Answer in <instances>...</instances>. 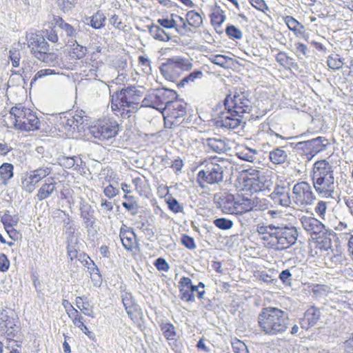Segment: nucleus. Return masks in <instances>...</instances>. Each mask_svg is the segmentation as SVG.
Segmentation results:
<instances>
[{"label":"nucleus","instance_id":"31","mask_svg":"<svg viewBox=\"0 0 353 353\" xmlns=\"http://www.w3.org/2000/svg\"><path fill=\"white\" fill-rule=\"evenodd\" d=\"M150 34L157 41L168 42L171 39L168 33H167L159 25L152 23L148 26Z\"/></svg>","mask_w":353,"mask_h":353},{"label":"nucleus","instance_id":"62","mask_svg":"<svg viewBox=\"0 0 353 353\" xmlns=\"http://www.w3.org/2000/svg\"><path fill=\"white\" fill-rule=\"evenodd\" d=\"M9 59L12 62V65L14 68H17L20 64V52L16 50H10L9 52Z\"/></svg>","mask_w":353,"mask_h":353},{"label":"nucleus","instance_id":"40","mask_svg":"<svg viewBox=\"0 0 353 353\" xmlns=\"http://www.w3.org/2000/svg\"><path fill=\"white\" fill-rule=\"evenodd\" d=\"M256 154L257 152L255 150L246 147L240 149L239 151L236 152V156L241 160L254 162L256 159Z\"/></svg>","mask_w":353,"mask_h":353},{"label":"nucleus","instance_id":"48","mask_svg":"<svg viewBox=\"0 0 353 353\" xmlns=\"http://www.w3.org/2000/svg\"><path fill=\"white\" fill-rule=\"evenodd\" d=\"M19 220L17 215L12 216L9 214V211H6L1 217V221L3 223L5 230H7V228L17 225Z\"/></svg>","mask_w":353,"mask_h":353},{"label":"nucleus","instance_id":"25","mask_svg":"<svg viewBox=\"0 0 353 353\" xmlns=\"http://www.w3.org/2000/svg\"><path fill=\"white\" fill-rule=\"evenodd\" d=\"M336 238V234L332 230L325 228L314 239L321 250H327L332 248V241Z\"/></svg>","mask_w":353,"mask_h":353},{"label":"nucleus","instance_id":"43","mask_svg":"<svg viewBox=\"0 0 353 353\" xmlns=\"http://www.w3.org/2000/svg\"><path fill=\"white\" fill-rule=\"evenodd\" d=\"M285 21L288 28L294 32L296 36L299 37V34L301 33L302 30L304 28V26L291 16H287L285 19Z\"/></svg>","mask_w":353,"mask_h":353},{"label":"nucleus","instance_id":"52","mask_svg":"<svg viewBox=\"0 0 353 353\" xmlns=\"http://www.w3.org/2000/svg\"><path fill=\"white\" fill-rule=\"evenodd\" d=\"M213 224L220 230H228L232 228L233 221L226 218H217L213 221Z\"/></svg>","mask_w":353,"mask_h":353},{"label":"nucleus","instance_id":"1","mask_svg":"<svg viewBox=\"0 0 353 353\" xmlns=\"http://www.w3.org/2000/svg\"><path fill=\"white\" fill-rule=\"evenodd\" d=\"M258 233L261 235L269 248L283 250L294 245L298 237V232L294 226H282L269 224L257 227Z\"/></svg>","mask_w":353,"mask_h":353},{"label":"nucleus","instance_id":"12","mask_svg":"<svg viewBox=\"0 0 353 353\" xmlns=\"http://www.w3.org/2000/svg\"><path fill=\"white\" fill-rule=\"evenodd\" d=\"M224 106L226 110H232L236 114L241 116L244 113H249L252 108L251 101L245 92H236L233 97L228 95L224 100Z\"/></svg>","mask_w":353,"mask_h":353},{"label":"nucleus","instance_id":"29","mask_svg":"<svg viewBox=\"0 0 353 353\" xmlns=\"http://www.w3.org/2000/svg\"><path fill=\"white\" fill-rule=\"evenodd\" d=\"M28 46L31 48V52L34 55L36 51H48L49 45L43 36L36 34L32 36L28 41Z\"/></svg>","mask_w":353,"mask_h":353},{"label":"nucleus","instance_id":"17","mask_svg":"<svg viewBox=\"0 0 353 353\" xmlns=\"http://www.w3.org/2000/svg\"><path fill=\"white\" fill-rule=\"evenodd\" d=\"M123 307L130 319L134 323H139L143 318V312L140 306L130 292H124L121 294Z\"/></svg>","mask_w":353,"mask_h":353},{"label":"nucleus","instance_id":"2","mask_svg":"<svg viewBox=\"0 0 353 353\" xmlns=\"http://www.w3.org/2000/svg\"><path fill=\"white\" fill-rule=\"evenodd\" d=\"M288 314L276 307L268 306L261 309L257 317L260 330L267 336L283 334L289 325Z\"/></svg>","mask_w":353,"mask_h":353},{"label":"nucleus","instance_id":"55","mask_svg":"<svg viewBox=\"0 0 353 353\" xmlns=\"http://www.w3.org/2000/svg\"><path fill=\"white\" fill-rule=\"evenodd\" d=\"M179 298L183 301L186 302H194V295L192 293V291L190 289L179 287Z\"/></svg>","mask_w":353,"mask_h":353},{"label":"nucleus","instance_id":"36","mask_svg":"<svg viewBox=\"0 0 353 353\" xmlns=\"http://www.w3.org/2000/svg\"><path fill=\"white\" fill-rule=\"evenodd\" d=\"M210 18L212 26H221L226 19V16L221 7L216 6L213 12L210 14Z\"/></svg>","mask_w":353,"mask_h":353},{"label":"nucleus","instance_id":"39","mask_svg":"<svg viewBox=\"0 0 353 353\" xmlns=\"http://www.w3.org/2000/svg\"><path fill=\"white\" fill-rule=\"evenodd\" d=\"M89 19V25L94 29H100L105 25L106 17L101 10H98Z\"/></svg>","mask_w":353,"mask_h":353},{"label":"nucleus","instance_id":"54","mask_svg":"<svg viewBox=\"0 0 353 353\" xmlns=\"http://www.w3.org/2000/svg\"><path fill=\"white\" fill-rule=\"evenodd\" d=\"M327 64L332 70H339L342 68L343 63L339 54H332L327 57Z\"/></svg>","mask_w":353,"mask_h":353},{"label":"nucleus","instance_id":"57","mask_svg":"<svg viewBox=\"0 0 353 353\" xmlns=\"http://www.w3.org/2000/svg\"><path fill=\"white\" fill-rule=\"evenodd\" d=\"M166 203L168 204L169 210L173 212L174 213L181 212L183 210V206L180 205L178 201L172 196H170L168 199H167Z\"/></svg>","mask_w":353,"mask_h":353},{"label":"nucleus","instance_id":"18","mask_svg":"<svg viewBox=\"0 0 353 353\" xmlns=\"http://www.w3.org/2000/svg\"><path fill=\"white\" fill-rule=\"evenodd\" d=\"M290 191V183L281 181L279 183L276 184L270 196L274 204L285 208L289 207L291 204Z\"/></svg>","mask_w":353,"mask_h":353},{"label":"nucleus","instance_id":"38","mask_svg":"<svg viewBox=\"0 0 353 353\" xmlns=\"http://www.w3.org/2000/svg\"><path fill=\"white\" fill-rule=\"evenodd\" d=\"M269 157L270 161L274 164H282L288 159L286 152L281 148H277L270 152Z\"/></svg>","mask_w":353,"mask_h":353},{"label":"nucleus","instance_id":"63","mask_svg":"<svg viewBox=\"0 0 353 353\" xmlns=\"http://www.w3.org/2000/svg\"><path fill=\"white\" fill-rule=\"evenodd\" d=\"M327 203L323 201H319L316 206L314 208L315 212L319 215L321 219H324L326 210H327Z\"/></svg>","mask_w":353,"mask_h":353},{"label":"nucleus","instance_id":"47","mask_svg":"<svg viewBox=\"0 0 353 353\" xmlns=\"http://www.w3.org/2000/svg\"><path fill=\"white\" fill-rule=\"evenodd\" d=\"M76 305L85 315L94 318L92 307L90 305L89 302L83 303V301H82V299H81L80 296H77L76 298Z\"/></svg>","mask_w":353,"mask_h":353},{"label":"nucleus","instance_id":"61","mask_svg":"<svg viewBox=\"0 0 353 353\" xmlns=\"http://www.w3.org/2000/svg\"><path fill=\"white\" fill-rule=\"evenodd\" d=\"M157 22L160 26L166 29L175 28L176 23L175 20L168 18L158 19Z\"/></svg>","mask_w":353,"mask_h":353},{"label":"nucleus","instance_id":"5","mask_svg":"<svg viewBox=\"0 0 353 353\" xmlns=\"http://www.w3.org/2000/svg\"><path fill=\"white\" fill-rule=\"evenodd\" d=\"M188 106V103L178 97L164 106V112H162L164 128L174 129L183 123H189L190 120L187 118Z\"/></svg>","mask_w":353,"mask_h":353},{"label":"nucleus","instance_id":"27","mask_svg":"<svg viewBox=\"0 0 353 353\" xmlns=\"http://www.w3.org/2000/svg\"><path fill=\"white\" fill-rule=\"evenodd\" d=\"M37 70V65L34 60L23 59L22 61L21 70L13 72V74H19L22 77L25 84L31 78L32 74Z\"/></svg>","mask_w":353,"mask_h":353},{"label":"nucleus","instance_id":"24","mask_svg":"<svg viewBox=\"0 0 353 353\" xmlns=\"http://www.w3.org/2000/svg\"><path fill=\"white\" fill-rule=\"evenodd\" d=\"M119 237L124 248L128 251H132L134 245H137V235L132 228H128L123 224L120 228Z\"/></svg>","mask_w":353,"mask_h":353},{"label":"nucleus","instance_id":"34","mask_svg":"<svg viewBox=\"0 0 353 353\" xmlns=\"http://www.w3.org/2000/svg\"><path fill=\"white\" fill-rule=\"evenodd\" d=\"M123 199L126 200L122 203L123 207L130 212V215L135 216L139 211V204L133 196L125 194Z\"/></svg>","mask_w":353,"mask_h":353},{"label":"nucleus","instance_id":"56","mask_svg":"<svg viewBox=\"0 0 353 353\" xmlns=\"http://www.w3.org/2000/svg\"><path fill=\"white\" fill-rule=\"evenodd\" d=\"M232 347L234 353H249L246 345L236 338L232 341Z\"/></svg>","mask_w":353,"mask_h":353},{"label":"nucleus","instance_id":"11","mask_svg":"<svg viewBox=\"0 0 353 353\" xmlns=\"http://www.w3.org/2000/svg\"><path fill=\"white\" fill-rule=\"evenodd\" d=\"M244 187L252 193L270 190L272 184L269 176L265 175L263 172L253 170L243 180Z\"/></svg>","mask_w":353,"mask_h":353},{"label":"nucleus","instance_id":"59","mask_svg":"<svg viewBox=\"0 0 353 353\" xmlns=\"http://www.w3.org/2000/svg\"><path fill=\"white\" fill-rule=\"evenodd\" d=\"M59 8L64 12L70 11L76 4L77 0H57Z\"/></svg>","mask_w":353,"mask_h":353},{"label":"nucleus","instance_id":"30","mask_svg":"<svg viewBox=\"0 0 353 353\" xmlns=\"http://www.w3.org/2000/svg\"><path fill=\"white\" fill-rule=\"evenodd\" d=\"M275 59L285 70H297L299 68L298 63L285 52H278L275 56Z\"/></svg>","mask_w":353,"mask_h":353},{"label":"nucleus","instance_id":"21","mask_svg":"<svg viewBox=\"0 0 353 353\" xmlns=\"http://www.w3.org/2000/svg\"><path fill=\"white\" fill-rule=\"evenodd\" d=\"M301 221L304 230L309 232L314 239L326 228L319 220L312 216H303Z\"/></svg>","mask_w":353,"mask_h":353},{"label":"nucleus","instance_id":"26","mask_svg":"<svg viewBox=\"0 0 353 353\" xmlns=\"http://www.w3.org/2000/svg\"><path fill=\"white\" fill-rule=\"evenodd\" d=\"M57 183L53 177H48L44 180L43 183L39 189L37 198L39 201L48 199L56 190Z\"/></svg>","mask_w":353,"mask_h":353},{"label":"nucleus","instance_id":"32","mask_svg":"<svg viewBox=\"0 0 353 353\" xmlns=\"http://www.w3.org/2000/svg\"><path fill=\"white\" fill-rule=\"evenodd\" d=\"M255 206L254 201L243 197L241 200H236L235 214H243L253 210Z\"/></svg>","mask_w":353,"mask_h":353},{"label":"nucleus","instance_id":"22","mask_svg":"<svg viewBox=\"0 0 353 353\" xmlns=\"http://www.w3.org/2000/svg\"><path fill=\"white\" fill-rule=\"evenodd\" d=\"M241 117L240 114H236L232 110H227L226 112L221 113L217 124L228 129H236L240 125L241 121L239 117Z\"/></svg>","mask_w":353,"mask_h":353},{"label":"nucleus","instance_id":"60","mask_svg":"<svg viewBox=\"0 0 353 353\" xmlns=\"http://www.w3.org/2000/svg\"><path fill=\"white\" fill-rule=\"evenodd\" d=\"M181 241L188 249L193 250L196 248L194 239L188 234H183L181 238Z\"/></svg>","mask_w":353,"mask_h":353},{"label":"nucleus","instance_id":"19","mask_svg":"<svg viewBox=\"0 0 353 353\" xmlns=\"http://www.w3.org/2000/svg\"><path fill=\"white\" fill-rule=\"evenodd\" d=\"M77 124L78 121H74L71 112H61L55 118L56 128L66 134L78 132Z\"/></svg>","mask_w":353,"mask_h":353},{"label":"nucleus","instance_id":"10","mask_svg":"<svg viewBox=\"0 0 353 353\" xmlns=\"http://www.w3.org/2000/svg\"><path fill=\"white\" fill-rule=\"evenodd\" d=\"M119 125L113 118H104L90 128V134L99 140H108L117 136Z\"/></svg>","mask_w":353,"mask_h":353},{"label":"nucleus","instance_id":"4","mask_svg":"<svg viewBox=\"0 0 353 353\" xmlns=\"http://www.w3.org/2000/svg\"><path fill=\"white\" fill-rule=\"evenodd\" d=\"M143 92L134 85L117 91L111 96V108L114 113L122 118H128L138 110Z\"/></svg>","mask_w":353,"mask_h":353},{"label":"nucleus","instance_id":"9","mask_svg":"<svg viewBox=\"0 0 353 353\" xmlns=\"http://www.w3.org/2000/svg\"><path fill=\"white\" fill-rule=\"evenodd\" d=\"M330 145L329 140L325 137H317L307 141L291 143L293 148L296 150L299 154L305 156L307 161L312 160L317 154L325 151Z\"/></svg>","mask_w":353,"mask_h":353},{"label":"nucleus","instance_id":"15","mask_svg":"<svg viewBox=\"0 0 353 353\" xmlns=\"http://www.w3.org/2000/svg\"><path fill=\"white\" fill-rule=\"evenodd\" d=\"M79 212L80 218L87 230L88 235L93 232L97 233L95 230L97 218L96 216V212L94 208L87 202L83 198H80L79 201Z\"/></svg>","mask_w":353,"mask_h":353},{"label":"nucleus","instance_id":"41","mask_svg":"<svg viewBox=\"0 0 353 353\" xmlns=\"http://www.w3.org/2000/svg\"><path fill=\"white\" fill-rule=\"evenodd\" d=\"M69 44L72 46L70 51L72 57L81 59L87 54L88 50L86 47L79 44L77 39H75L74 42H70Z\"/></svg>","mask_w":353,"mask_h":353},{"label":"nucleus","instance_id":"16","mask_svg":"<svg viewBox=\"0 0 353 353\" xmlns=\"http://www.w3.org/2000/svg\"><path fill=\"white\" fill-rule=\"evenodd\" d=\"M52 24H54V28L59 29L60 37L65 41H67L68 43L75 41L79 32V26L74 27L67 23L62 17L56 15L53 17Z\"/></svg>","mask_w":353,"mask_h":353},{"label":"nucleus","instance_id":"7","mask_svg":"<svg viewBox=\"0 0 353 353\" xmlns=\"http://www.w3.org/2000/svg\"><path fill=\"white\" fill-rule=\"evenodd\" d=\"M177 97H179L178 94L172 89L163 87L154 89L145 96L141 106L156 109L162 114V112H164V106H167L172 99H175Z\"/></svg>","mask_w":353,"mask_h":353},{"label":"nucleus","instance_id":"44","mask_svg":"<svg viewBox=\"0 0 353 353\" xmlns=\"http://www.w3.org/2000/svg\"><path fill=\"white\" fill-rule=\"evenodd\" d=\"M203 76V73L201 70H194L189 74L183 77L178 83L177 88H180L184 87L185 84L190 82H194L196 79H201Z\"/></svg>","mask_w":353,"mask_h":353},{"label":"nucleus","instance_id":"6","mask_svg":"<svg viewBox=\"0 0 353 353\" xmlns=\"http://www.w3.org/2000/svg\"><path fill=\"white\" fill-rule=\"evenodd\" d=\"M13 117L14 128L21 131H34L39 129L40 121L32 110L19 103L10 110Z\"/></svg>","mask_w":353,"mask_h":353},{"label":"nucleus","instance_id":"14","mask_svg":"<svg viewBox=\"0 0 353 353\" xmlns=\"http://www.w3.org/2000/svg\"><path fill=\"white\" fill-rule=\"evenodd\" d=\"M223 179V168L218 163H210L204 170L197 174V182L201 185L202 183L208 184L218 183Z\"/></svg>","mask_w":353,"mask_h":353},{"label":"nucleus","instance_id":"13","mask_svg":"<svg viewBox=\"0 0 353 353\" xmlns=\"http://www.w3.org/2000/svg\"><path fill=\"white\" fill-rule=\"evenodd\" d=\"M293 201L300 206L311 205L316 199L311 185L306 181L296 183L292 189Z\"/></svg>","mask_w":353,"mask_h":353},{"label":"nucleus","instance_id":"51","mask_svg":"<svg viewBox=\"0 0 353 353\" xmlns=\"http://www.w3.org/2000/svg\"><path fill=\"white\" fill-rule=\"evenodd\" d=\"M295 51L294 53L299 59H302L303 57H308L310 54V50L307 46L301 42H295L294 44Z\"/></svg>","mask_w":353,"mask_h":353},{"label":"nucleus","instance_id":"8","mask_svg":"<svg viewBox=\"0 0 353 353\" xmlns=\"http://www.w3.org/2000/svg\"><path fill=\"white\" fill-rule=\"evenodd\" d=\"M193 67L191 61L180 56L166 59L159 67L162 76L170 81H175L185 71H190Z\"/></svg>","mask_w":353,"mask_h":353},{"label":"nucleus","instance_id":"58","mask_svg":"<svg viewBox=\"0 0 353 353\" xmlns=\"http://www.w3.org/2000/svg\"><path fill=\"white\" fill-rule=\"evenodd\" d=\"M56 74H58V72H57L55 71V70H53V69H42V70H39L35 74L34 77L32 79V80L30 81V85L32 86L33 84L39 79L43 78V77H46V76H48V75Z\"/></svg>","mask_w":353,"mask_h":353},{"label":"nucleus","instance_id":"37","mask_svg":"<svg viewBox=\"0 0 353 353\" xmlns=\"http://www.w3.org/2000/svg\"><path fill=\"white\" fill-rule=\"evenodd\" d=\"M52 172L49 167H41L30 172V179L34 183H39L43 179L46 178Z\"/></svg>","mask_w":353,"mask_h":353},{"label":"nucleus","instance_id":"35","mask_svg":"<svg viewBox=\"0 0 353 353\" xmlns=\"http://www.w3.org/2000/svg\"><path fill=\"white\" fill-rule=\"evenodd\" d=\"M37 59L48 64L54 65L58 63V55L48 51H36L34 55Z\"/></svg>","mask_w":353,"mask_h":353},{"label":"nucleus","instance_id":"3","mask_svg":"<svg viewBox=\"0 0 353 353\" xmlns=\"http://www.w3.org/2000/svg\"><path fill=\"white\" fill-rule=\"evenodd\" d=\"M313 186L323 198L334 199L335 183L333 166L325 159L316 161L310 174Z\"/></svg>","mask_w":353,"mask_h":353},{"label":"nucleus","instance_id":"53","mask_svg":"<svg viewBox=\"0 0 353 353\" xmlns=\"http://www.w3.org/2000/svg\"><path fill=\"white\" fill-rule=\"evenodd\" d=\"M52 26L50 27V29H47L43 31V37H46L52 43H57L59 41L58 32L59 30L57 28H54V24L52 23Z\"/></svg>","mask_w":353,"mask_h":353},{"label":"nucleus","instance_id":"49","mask_svg":"<svg viewBox=\"0 0 353 353\" xmlns=\"http://www.w3.org/2000/svg\"><path fill=\"white\" fill-rule=\"evenodd\" d=\"M226 35L231 39L240 40L243 37L242 31L232 24H228L225 30Z\"/></svg>","mask_w":353,"mask_h":353},{"label":"nucleus","instance_id":"46","mask_svg":"<svg viewBox=\"0 0 353 353\" xmlns=\"http://www.w3.org/2000/svg\"><path fill=\"white\" fill-rule=\"evenodd\" d=\"M83 257H86V259H84L83 265L88 268V272L91 275H97L98 276V279L99 281H101V275L100 274L99 269L94 263V262L90 258L89 256L85 254H83Z\"/></svg>","mask_w":353,"mask_h":353},{"label":"nucleus","instance_id":"33","mask_svg":"<svg viewBox=\"0 0 353 353\" xmlns=\"http://www.w3.org/2000/svg\"><path fill=\"white\" fill-rule=\"evenodd\" d=\"M185 19L188 24L193 28H199L203 25L202 17L194 10H190L186 13Z\"/></svg>","mask_w":353,"mask_h":353},{"label":"nucleus","instance_id":"23","mask_svg":"<svg viewBox=\"0 0 353 353\" xmlns=\"http://www.w3.org/2000/svg\"><path fill=\"white\" fill-rule=\"evenodd\" d=\"M216 207L220 208L225 214H235L236 200L232 194H224L220 196L216 201Z\"/></svg>","mask_w":353,"mask_h":353},{"label":"nucleus","instance_id":"42","mask_svg":"<svg viewBox=\"0 0 353 353\" xmlns=\"http://www.w3.org/2000/svg\"><path fill=\"white\" fill-rule=\"evenodd\" d=\"M14 166L11 163H4L0 166V176L4 185L13 176Z\"/></svg>","mask_w":353,"mask_h":353},{"label":"nucleus","instance_id":"45","mask_svg":"<svg viewBox=\"0 0 353 353\" xmlns=\"http://www.w3.org/2000/svg\"><path fill=\"white\" fill-rule=\"evenodd\" d=\"M138 228L142 230L144 234L147 236L148 239H151L155 234L154 226L150 223L148 220H143L138 222Z\"/></svg>","mask_w":353,"mask_h":353},{"label":"nucleus","instance_id":"50","mask_svg":"<svg viewBox=\"0 0 353 353\" xmlns=\"http://www.w3.org/2000/svg\"><path fill=\"white\" fill-rule=\"evenodd\" d=\"M161 330L163 332L164 337L168 340H173L176 336L174 326L170 323H162L161 325Z\"/></svg>","mask_w":353,"mask_h":353},{"label":"nucleus","instance_id":"64","mask_svg":"<svg viewBox=\"0 0 353 353\" xmlns=\"http://www.w3.org/2000/svg\"><path fill=\"white\" fill-rule=\"evenodd\" d=\"M279 279L286 285L290 286L292 281V274L288 269L283 270L279 276Z\"/></svg>","mask_w":353,"mask_h":353},{"label":"nucleus","instance_id":"28","mask_svg":"<svg viewBox=\"0 0 353 353\" xmlns=\"http://www.w3.org/2000/svg\"><path fill=\"white\" fill-rule=\"evenodd\" d=\"M205 147L208 148V151H211L218 154L223 153L227 150V144L221 139L208 138L204 143Z\"/></svg>","mask_w":353,"mask_h":353},{"label":"nucleus","instance_id":"20","mask_svg":"<svg viewBox=\"0 0 353 353\" xmlns=\"http://www.w3.org/2000/svg\"><path fill=\"white\" fill-rule=\"evenodd\" d=\"M321 316L320 309L314 305L310 306L304 312V315L299 319V324L302 329L308 330L314 327L319 321Z\"/></svg>","mask_w":353,"mask_h":353}]
</instances>
